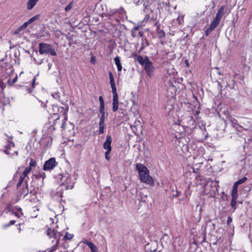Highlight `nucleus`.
I'll return each mask as SVG.
<instances>
[{"label": "nucleus", "mask_w": 252, "mask_h": 252, "mask_svg": "<svg viewBox=\"0 0 252 252\" xmlns=\"http://www.w3.org/2000/svg\"><path fill=\"white\" fill-rule=\"evenodd\" d=\"M136 169L138 172L139 179L141 182L150 186L154 185L153 179L150 175L148 169L144 164L140 163H137Z\"/></svg>", "instance_id": "1"}, {"label": "nucleus", "mask_w": 252, "mask_h": 252, "mask_svg": "<svg viewBox=\"0 0 252 252\" xmlns=\"http://www.w3.org/2000/svg\"><path fill=\"white\" fill-rule=\"evenodd\" d=\"M46 233L50 238L53 237L54 239V240L52 241L53 245L50 248L47 250L46 251H48L47 252H54L58 249V244L62 236V234L61 233L56 231L54 229L52 228H48L46 231Z\"/></svg>", "instance_id": "2"}, {"label": "nucleus", "mask_w": 252, "mask_h": 252, "mask_svg": "<svg viewBox=\"0 0 252 252\" xmlns=\"http://www.w3.org/2000/svg\"><path fill=\"white\" fill-rule=\"evenodd\" d=\"M39 52L40 54H50L52 56H56L57 53L50 44L44 43L39 44Z\"/></svg>", "instance_id": "3"}, {"label": "nucleus", "mask_w": 252, "mask_h": 252, "mask_svg": "<svg viewBox=\"0 0 252 252\" xmlns=\"http://www.w3.org/2000/svg\"><path fill=\"white\" fill-rule=\"evenodd\" d=\"M111 87L112 89V92L113 94L112 109L114 112H116L118 110L119 107V98L118 95L117 93V89L115 86V84H111Z\"/></svg>", "instance_id": "4"}, {"label": "nucleus", "mask_w": 252, "mask_h": 252, "mask_svg": "<svg viewBox=\"0 0 252 252\" xmlns=\"http://www.w3.org/2000/svg\"><path fill=\"white\" fill-rule=\"evenodd\" d=\"M227 11V7L223 5L220 6V7L218 10L216 15L213 20L212 22L216 24L217 26L220 23L221 19L225 15Z\"/></svg>", "instance_id": "5"}, {"label": "nucleus", "mask_w": 252, "mask_h": 252, "mask_svg": "<svg viewBox=\"0 0 252 252\" xmlns=\"http://www.w3.org/2000/svg\"><path fill=\"white\" fill-rule=\"evenodd\" d=\"M57 165L55 158H51L46 161L43 168V170H50L53 169Z\"/></svg>", "instance_id": "6"}, {"label": "nucleus", "mask_w": 252, "mask_h": 252, "mask_svg": "<svg viewBox=\"0 0 252 252\" xmlns=\"http://www.w3.org/2000/svg\"><path fill=\"white\" fill-rule=\"evenodd\" d=\"M142 66H144V70H145L147 75L150 76L153 71L154 67L152 62L149 60L148 57H146V62L142 65Z\"/></svg>", "instance_id": "7"}, {"label": "nucleus", "mask_w": 252, "mask_h": 252, "mask_svg": "<svg viewBox=\"0 0 252 252\" xmlns=\"http://www.w3.org/2000/svg\"><path fill=\"white\" fill-rule=\"evenodd\" d=\"M54 108L58 109V111L61 113L60 115H62V116L63 117V123L61 126V127L63 128V129H64L65 122L67 120V115H66L67 110L66 108H65L64 107H58V106H54Z\"/></svg>", "instance_id": "8"}, {"label": "nucleus", "mask_w": 252, "mask_h": 252, "mask_svg": "<svg viewBox=\"0 0 252 252\" xmlns=\"http://www.w3.org/2000/svg\"><path fill=\"white\" fill-rule=\"evenodd\" d=\"M112 142L111 136L109 135H107L106 137V140L103 143V147L106 151H111L112 147L111 146Z\"/></svg>", "instance_id": "9"}, {"label": "nucleus", "mask_w": 252, "mask_h": 252, "mask_svg": "<svg viewBox=\"0 0 252 252\" xmlns=\"http://www.w3.org/2000/svg\"><path fill=\"white\" fill-rule=\"evenodd\" d=\"M116 13H119L120 15H124L126 13V11L125 10L124 8L122 7H121L120 8L118 9H116L110 11V12L108 13V15L110 17L113 16L114 14Z\"/></svg>", "instance_id": "10"}, {"label": "nucleus", "mask_w": 252, "mask_h": 252, "mask_svg": "<svg viewBox=\"0 0 252 252\" xmlns=\"http://www.w3.org/2000/svg\"><path fill=\"white\" fill-rule=\"evenodd\" d=\"M10 140H8V143L5 146V149L4 150V152L6 155L11 154L10 151H11V148L14 147L15 146L14 143L12 141V137H11Z\"/></svg>", "instance_id": "11"}, {"label": "nucleus", "mask_w": 252, "mask_h": 252, "mask_svg": "<svg viewBox=\"0 0 252 252\" xmlns=\"http://www.w3.org/2000/svg\"><path fill=\"white\" fill-rule=\"evenodd\" d=\"M14 210L11 212L17 218H21L24 216L21 208L16 206L14 207Z\"/></svg>", "instance_id": "12"}, {"label": "nucleus", "mask_w": 252, "mask_h": 252, "mask_svg": "<svg viewBox=\"0 0 252 252\" xmlns=\"http://www.w3.org/2000/svg\"><path fill=\"white\" fill-rule=\"evenodd\" d=\"M217 27L218 26L216 24L212 22L210 24V27L206 30L205 32V35L206 36L209 35L210 32Z\"/></svg>", "instance_id": "13"}, {"label": "nucleus", "mask_w": 252, "mask_h": 252, "mask_svg": "<svg viewBox=\"0 0 252 252\" xmlns=\"http://www.w3.org/2000/svg\"><path fill=\"white\" fill-rule=\"evenodd\" d=\"M38 0H29L27 3V9L31 10L36 5Z\"/></svg>", "instance_id": "14"}, {"label": "nucleus", "mask_w": 252, "mask_h": 252, "mask_svg": "<svg viewBox=\"0 0 252 252\" xmlns=\"http://www.w3.org/2000/svg\"><path fill=\"white\" fill-rule=\"evenodd\" d=\"M120 57L117 56L114 58L115 63L117 65L118 71H121L122 69V66L120 63Z\"/></svg>", "instance_id": "15"}, {"label": "nucleus", "mask_w": 252, "mask_h": 252, "mask_svg": "<svg viewBox=\"0 0 252 252\" xmlns=\"http://www.w3.org/2000/svg\"><path fill=\"white\" fill-rule=\"evenodd\" d=\"M245 130H248L250 129L249 132H251V135L250 136L249 140L252 141V124L250 122H248V125L245 126V127L243 128Z\"/></svg>", "instance_id": "16"}, {"label": "nucleus", "mask_w": 252, "mask_h": 252, "mask_svg": "<svg viewBox=\"0 0 252 252\" xmlns=\"http://www.w3.org/2000/svg\"><path fill=\"white\" fill-rule=\"evenodd\" d=\"M238 186L239 185H238L236 183L234 184L232 190V196H234V197H238V195L237 192Z\"/></svg>", "instance_id": "17"}, {"label": "nucleus", "mask_w": 252, "mask_h": 252, "mask_svg": "<svg viewBox=\"0 0 252 252\" xmlns=\"http://www.w3.org/2000/svg\"><path fill=\"white\" fill-rule=\"evenodd\" d=\"M237 198H238V197H234V196H232V199L231 201L230 205H231V207L233 209L234 211L237 208L236 205H237Z\"/></svg>", "instance_id": "18"}, {"label": "nucleus", "mask_w": 252, "mask_h": 252, "mask_svg": "<svg viewBox=\"0 0 252 252\" xmlns=\"http://www.w3.org/2000/svg\"><path fill=\"white\" fill-rule=\"evenodd\" d=\"M25 188L23 189L21 193V195H23L24 197H25L29 193L28 185L27 181H25Z\"/></svg>", "instance_id": "19"}, {"label": "nucleus", "mask_w": 252, "mask_h": 252, "mask_svg": "<svg viewBox=\"0 0 252 252\" xmlns=\"http://www.w3.org/2000/svg\"><path fill=\"white\" fill-rule=\"evenodd\" d=\"M105 124L104 121H100L99 122V134L103 133L104 129Z\"/></svg>", "instance_id": "20"}, {"label": "nucleus", "mask_w": 252, "mask_h": 252, "mask_svg": "<svg viewBox=\"0 0 252 252\" xmlns=\"http://www.w3.org/2000/svg\"><path fill=\"white\" fill-rule=\"evenodd\" d=\"M232 123L234 125V127H236L237 131H241V129L243 128V127L237 124L236 120H232Z\"/></svg>", "instance_id": "21"}, {"label": "nucleus", "mask_w": 252, "mask_h": 252, "mask_svg": "<svg viewBox=\"0 0 252 252\" xmlns=\"http://www.w3.org/2000/svg\"><path fill=\"white\" fill-rule=\"evenodd\" d=\"M137 61L142 65L146 62V57L144 59L141 56H137Z\"/></svg>", "instance_id": "22"}, {"label": "nucleus", "mask_w": 252, "mask_h": 252, "mask_svg": "<svg viewBox=\"0 0 252 252\" xmlns=\"http://www.w3.org/2000/svg\"><path fill=\"white\" fill-rule=\"evenodd\" d=\"M31 170L32 168L30 167H26L21 175L24 177L26 178L28 174L31 172Z\"/></svg>", "instance_id": "23"}, {"label": "nucleus", "mask_w": 252, "mask_h": 252, "mask_svg": "<svg viewBox=\"0 0 252 252\" xmlns=\"http://www.w3.org/2000/svg\"><path fill=\"white\" fill-rule=\"evenodd\" d=\"M143 5L145 8H147L154 0H142Z\"/></svg>", "instance_id": "24"}, {"label": "nucleus", "mask_w": 252, "mask_h": 252, "mask_svg": "<svg viewBox=\"0 0 252 252\" xmlns=\"http://www.w3.org/2000/svg\"><path fill=\"white\" fill-rule=\"evenodd\" d=\"M99 101L100 103L99 109H101V110L104 109V102L102 96L99 97Z\"/></svg>", "instance_id": "25"}, {"label": "nucleus", "mask_w": 252, "mask_h": 252, "mask_svg": "<svg viewBox=\"0 0 252 252\" xmlns=\"http://www.w3.org/2000/svg\"><path fill=\"white\" fill-rule=\"evenodd\" d=\"M100 113L101 114V117L100 118V121H104L105 120V112L104 109H99V110Z\"/></svg>", "instance_id": "26"}, {"label": "nucleus", "mask_w": 252, "mask_h": 252, "mask_svg": "<svg viewBox=\"0 0 252 252\" xmlns=\"http://www.w3.org/2000/svg\"><path fill=\"white\" fill-rule=\"evenodd\" d=\"M40 15L39 14L36 15L32 17V18H30L28 21L30 24L32 23L34 21L38 19L39 18Z\"/></svg>", "instance_id": "27"}, {"label": "nucleus", "mask_w": 252, "mask_h": 252, "mask_svg": "<svg viewBox=\"0 0 252 252\" xmlns=\"http://www.w3.org/2000/svg\"><path fill=\"white\" fill-rule=\"evenodd\" d=\"M17 80H18V76L16 75L12 81H11L10 79H8L7 82H8L9 85L12 86L15 83H16L17 82Z\"/></svg>", "instance_id": "28"}, {"label": "nucleus", "mask_w": 252, "mask_h": 252, "mask_svg": "<svg viewBox=\"0 0 252 252\" xmlns=\"http://www.w3.org/2000/svg\"><path fill=\"white\" fill-rule=\"evenodd\" d=\"M247 180V178L246 177H243L242 179H239L235 183L237 184L238 185H241L244 182H245Z\"/></svg>", "instance_id": "29"}, {"label": "nucleus", "mask_w": 252, "mask_h": 252, "mask_svg": "<svg viewBox=\"0 0 252 252\" xmlns=\"http://www.w3.org/2000/svg\"><path fill=\"white\" fill-rule=\"evenodd\" d=\"M52 95L54 98L57 99L58 100H60V94L59 92H54V93H52Z\"/></svg>", "instance_id": "30"}, {"label": "nucleus", "mask_w": 252, "mask_h": 252, "mask_svg": "<svg viewBox=\"0 0 252 252\" xmlns=\"http://www.w3.org/2000/svg\"><path fill=\"white\" fill-rule=\"evenodd\" d=\"M110 85L115 84L113 74L111 72H109Z\"/></svg>", "instance_id": "31"}, {"label": "nucleus", "mask_w": 252, "mask_h": 252, "mask_svg": "<svg viewBox=\"0 0 252 252\" xmlns=\"http://www.w3.org/2000/svg\"><path fill=\"white\" fill-rule=\"evenodd\" d=\"M110 85L115 84L113 74L111 72H109Z\"/></svg>", "instance_id": "32"}, {"label": "nucleus", "mask_w": 252, "mask_h": 252, "mask_svg": "<svg viewBox=\"0 0 252 252\" xmlns=\"http://www.w3.org/2000/svg\"><path fill=\"white\" fill-rule=\"evenodd\" d=\"M158 37L159 38H162L165 36V32L162 30H160L158 33Z\"/></svg>", "instance_id": "33"}, {"label": "nucleus", "mask_w": 252, "mask_h": 252, "mask_svg": "<svg viewBox=\"0 0 252 252\" xmlns=\"http://www.w3.org/2000/svg\"><path fill=\"white\" fill-rule=\"evenodd\" d=\"M25 179V177H24L22 175L20 176L19 180L18 181V183L17 185V188H19L20 186L22 185V184L24 182V181Z\"/></svg>", "instance_id": "34"}, {"label": "nucleus", "mask_w": 252, "mask_h": 252, "mask_svg": "<svg viewBox=\"0 0 252 252\" xmlns=\"http://www.w3.org/2000/svg\"><path fill=\"white\" fill-rule=\"evenodd\" d=\"M73 237V235L70 234L68 232H66L65 235L63 237V239L66 240H71Z\"/></svg>", "instance_id": "35"}, {"label": "nucleus", "mask_w": 252, "mask_h": 252, "mask_svg": "<svg viewBox=\"0 0 252 252\" xmlns=\"http://www.w3.org/2000/svg\"><path fill=\"white\" fill-rule=\"evenodd\" d=\"M36 164V162L35 160L33 159L32 158H31L30 159V166L29 167H30L31 168L32 167L35 166Z\"/></svg>", "instance_id": "36"}, {"label": "nucleus", "mask_w": 252, "mask_h": 252, "mask_svg": "<svg viewBox=\"0 0 252 252\" xmlns=\"http://www.w3.org/2000/svg\"><path fill=\"white\" fill-rule=\"evenodd\" d=\"M72 3L70 2L69 4H68L65 7V11L66 12H67L69 11L72 7Z\"/></svg>", "instance_id": "37"}, {"label": "nucleus", "mask_w": 252, "mask_h": 252, "mask_svg": "<svg viewBox=\"0 0 252 252\" xmlns=\"http://www.w3.org/2000/svg\"><path fill=\"white\" fill-rule=\"evenodd\" d=\"M30 24L28 21L25 22L24 23V24L21 26L19 28V31L21 30L22 29H25L28 26V25Z\"/></svg>", "instance_id": "38"}, {"label": "nucleus", "mask_w": 252, "mask_h": 252, "mask_svg": "<svg viewBox=\"0 0 252 252\" xmlns=\"http://www.w3.org/2000/svg\"><path fill=\"white\" fill-rule=\"evenodd\" d=\"M111 151H106L105 154V158L106 160H109L110 159L109 154H110Z\"/></svg>", "instance_id": "39"}, {"label": "nucleus", "mask_w": 252, "mask_h": 252, "mask_svg": "<svg viewBox=\"0 0 252 252\" xmlns=\"http://www.w3.org/2000/svg\"><path fill=\"white\" fill-rule=\"evenodd\" d=\"M133 2L137 5L142 4L143 0H132Z\"/></svg>", "instance_id": "40"}, {"label": "nucleus", "mask_w": 252, "mask_h": 252, "mask_svg": "<svg viewBox=\"0 0 252 252\" xmlns=\"http://www.w3.org/2000/svg\"><path fill=\"white\" fill-rule=\"evenodd\" d=\"M6 85L5 83L1 80H0V87L3 90L5 88Z\"/></svg>", "instance_id": "41"}, {"label": "nucleus", "mask_w": 252, "mask_h": 252, "mask_svg": "<svg viewBox=\"0 0 252 252\" xmlns=\"http://www.w3.org/2000/svg\"><path fill=\"white\" fill-rule=\"evenodd\" d=\"M92 252H98V249L95 245L91 249Z\"/></svg>", "instance_id": "42"}, {"label": "nucleus", "mask_w": 252, "mask_h": 252, "mask_svg": "<svg viewBox=\"0 0 252 252\" xmlns=\"http://www.w3.org/2000/svg\"><path fill=\"white\" fill-rule=\"evenodd\" d=\"M38 177L42 178V179H44L45 177V174L44 172H41V173H39L38 175Z\"/></svg>", "instance_id": "43"}, {"label": "nucleus", "mask_w": 252, "mask_h": 252, "mask_svg": "<svg viewBox=\"0 0 252 252\" xmlns=\"http://www.w3.org/2000/svg\"><path fill=\"white\" fill-rule=\"evenodd\" d=\"M139 29V26H135L133 28L131 32H135L136 31H137Z\"/></svg>", "instance_id": "44"}, {"label": "nucleus", "mask_w": 252, "mask_h": 252, "mask_svg": "<svg viewBox=\"0 0 252 252\" xmlns=\"http://www.w3.org/2000/svg\"><path fill=\"white\" fill-rule=\"evenodd\" d=\"M232 218L230 217H228L227 219V224H230V223L232 222Z\"/></svg>", "instance_id": "45"}, {"label": "nucleus", "mask_w": 252, "mask_h": 252, "mask_svg": "<svg viewBox=\"0 0 252 252\" xmlns=\"http://www.w3.org/2000/svg\"><path fill=\"white\" fill-rule=\"evenodd\" d=\"M16 221L14 220H10L9 223L6 225V226H9L10 225H13L15 223Z\"/></svg>", "instance_id": "46"}, {"label": "nucleus", "mask_w": 252, "mask_h": 252, "mask_svg": "<svg viewBox=\"0 0 252 252\" xmlns=\"http://www.w3.org/2000/svg\"><path fill=\"white\" fill-rule=\"evenodd\" d=\"M18 151H14V153H11V157H12V158H13V157H14V156H16V157H17V156H18Z\"/></svg>", "instance_id": "47"}, {"label": "nucleus", "mask_w": 252, "mask_h": 252, "mask_svg": "<svg viewBox=\"0 0 252 252\" xmlns=\"http://www.w3.org/2000/svg\"><path fill=\"white\" fill-rule=\"evenodd\" d=\"M36 76H35L34 78L33 79L32 81V88H33L34 87V84H35V82L36 81Z\"/></svg>", "instance_id": "48"}, {"label": "nucleus", "mask_w": 252, "mask_h": 252, "mask_svg": "<svg viewBox=\"0 0 252 252\" xmlns=\"http://www.w3.org/2000/svg\"><path fill=\"white\" fill-rule=\"evenodd\" d=\"M180 194H181V192L178 191H176V194H173V196L174 197H178L179 196H180Z\"/></svg>", "instance_id": "49"}, {"label": "nucleus", "mask_w": 252, "mask_h": 252, "mask_svg": "<svg viewBox=\"0 0 252 252\" xmlns=\"http://www.w3.org/2000/svg\"><path fill=\"white\" fill-rule=\"evenodd\" d=\"M87 245L89 247V248L91 249L94 245V244L93 243L90 242H89V244H88Z\"/></svg>", "instance_id": "50"}, {"label": "nucleus", "mask_w": 252, "mask_h": 252, "mask_svg": "<svg viewBox=\"0 0 252 252\" xmlns=\"http://www.w3.org/2000/svg\"><path fill=\"white\" fill-rule=\"evenodd\" d=\"M82 242L84 243V244H86L87 245H88V244L89 243V242H90V241L87 240H84L82 241Z\"/></svg>", "instance_id": "51"}, {"label": "nucleus", "mask_w": 252, "mask_h": 252, "mask_svg": "<svg viewBox=\"0 0 252 252\" xmlns=\"http://www.w3.org/2000/svg\"><path fill=\"white\" fill-rule=\"evenodd\" d=\"M73 188V185H72L71 186H68L67 187L66 189H72Z\"/></svg>", "instance_id": "52"}, {"label": "nucleus", "mask_w": 252, "mask_h": 252, "mask_svg": "<svg viewBox=\"0 0 252 252\" xmlns=\"http://www.w3.org/2000/svg\"><path fill=\"white\" fill-rule=\"evenodd\" d=\"M178 20L179 21V23H181V21L182 20V18H180V17H178Z\"/></svg>", "instance_id": "53"}, {"label": "nucleus", "mask_w": 252, "mask_h": 252, "mask_svg": "<svg viewBox=\"0 0 252 252\" xmlns=\"http://www.w3.org/2000/svg\"><path fill=\"white\" fill-rule=\"evenodd\" d=\"M28 91L29 93H31L32 92V89H28Z\"/></svg>", "instance_id": "54"}, {"label": "nucleus", "mask_w": 252, "mask_h": 252, "mask_svg": "<svg viewBox=\"0 0 252 252\" xmlns=\"http://www.w3.org/2000/svg\"><path fill=\"white\" fill-rule=\"evenodd\" d=\"M134 32H132V33H131V35H132V36H134Z\"/></svg>", "instance_id": "55"}, {"label": "nucleus", "mask_w": 252, "mask_h": 252, "mask_svg": "<svg viewBox=\"0 0 252 252\" xmlns=\"http://www.w3.org/2000/svg\"><path fill=\"white\" fill-rule=\"evenodd\" d=\"M18 229H19V232H20L21 231V228L19 227Z\"/></svg>", "instance_id": "56"}, {"label": "nucleus", "mask_w": 252, "mask_h": 252, "mask_svg": "<svg viewBox=\"0 0 252 252\" xmlns=\"http://www.w3.org/2000/svg\"><path fill=\"white\" fill-rule=\"evenodd\" d=\"M92 62H94V60H91Z\"/></svg>", "instance_id": "57"}, {"label": "nucleus", "mask_w": 252, "mask_h": 252, "mask_svg": "<svg viewBox=\"0 0 252 252\" xmlns=\"http://www.w3.org/2000/svg\"><path fill=\"white\" fill-rule=\"evenodd\" d=\"M92 62H94V60H91Z\"/></svg>", "instance_id": "58"}]
</instances>
